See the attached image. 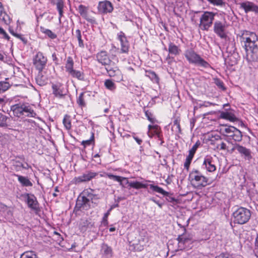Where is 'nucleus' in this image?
<instances>
[{"label":"nucleus","mask_w":258,"mask_h":258,"mask_svg":"<svg viewBox=\"0 0 258 258\" xmlns=\"http://www.w3.org/2000/svg\"><path fill=\"white\" fill-rule=\"evenodd\" d=\"M166 200L170 203H174L176 201V200L174 198L171 197L169 195L168 196H166Z\"/></svg>","instance_id":"69168bd1"},{"label":"nucleus","mask_w":258,"mask_h":258,"mask_svg":"<svg viewBox=\"0 0 258 258\" xmlns=\"http://www.w3.org/2000/svg\"><path fill=\"white\" fill-rule=\"evenodd\" d=\"M85 92H82L79 94V96L77 99V103L80 107H83L86 106L85 99Z\"/></svg>","instance_id":"58836bf2"},{"label":"nucleus","mask_w":258,"mask_h":258,"mask_svg":"<svg viewBox=\"0 0 258 258\" xmlns=\"http://www.w3.org/2000/svg\"><path fill=\"white\" fill-rule=\"evenodd\" d=\"M112 209H113L112 207H110L108 210L107 212L105 213L104 214V216L103 217V218H102V222H101L102 224L104 226H107L108 225V220H107L108 219V217L109 215H110V212L111 211Z\"/></svg>","instance_id":"37998d69"},{"label":"nucleus","mask_w":258,"mask_h":258,"mask_svg":"<svg viewBox=\"0 0 258 258\" xmlns=\"http://www.w3.org/2000/svg\"><path fill=\"white\" fill-rule=\"evenodd\" d=\"M97 8L98 12L101 14L109 13L113 10L112 4L108 1L100 2Z\"/></svg>","instance_id":"dca6fc26"},{"label":"nucleus","mask_w":258,"mask_h":258,"mask_svg":"<svg viewBox=\"0 0 258 258\" xmlns=\"http://www.w3.org/2000/svg\"><path fill=\"white\" fill-rule=\"evenodd\" d=\"M96 60L101 65L104 66L108 75L110 77L115 76L119 72L115 63L112 61L108 52L101 50L96 54Z\"/></svg>","instance_id":"f257e3e1"},{"label":"nucleus","mask_w":258,"mask_h":258,"mask_svg":"<svg viewBox=\"0 0 258 258\" xmlns=\"http://www.w3.org/2000/svg\"><path fill=\"white\" fill-rule=\"evenodd\" d=\"M251 215V211L247 208L237 207L232 214L233 222L240 225L244 224L248 222Z\"/></svg>","instance_id":"39448f33"},{"label":"nucleus","mask_w":258,"mask_h":258,"mask_svg":"<svg viewBox=\"0 0 258 258\" xmlns=\"http://www.w3.org/2000/svg\"><path fill=\"white\" fill-rule=\"evenodd\" d=\"M2 35H3V37H4L5 39H7V40H9L10 39V36H9L8 35V34L6 32V31L4 32V33H3V34H2Z\"/></svg>","instance_id":"774afa93"},{"label":"nucleus","mask_w":258,"mask_h":258,"mask_svg":"<svg viewBox=\"0 0 258 258\" xmlns=\"http://www.w3.org/2000/svg\"><path fill=\"white\" fill-rule=\"evenodd\" d=\"M202 167L210 172H214L216 170V167L214 163L213 159L210 156H207L204 158Z\"/></svg>","instance_id":"6ab92c4d"},{"label":"nucleus","mask_w":258,"mask_h":258,"mask_svg":"<svg viewBox=\"0 0 258 258\" xmlns=\"http://www.w3.org/2000/svg\"><path fill=\"white\" fill-rule=\"evenodd\" d=\"M14 176L18 177V180L22 186L28 187L32 186L33 185L32 182L27 177L23 176L16 174H14Z\"/></svg>","instance_id":"cd10ccee"},{"label":"nucleus","mask_w":258,"mask_h":258,"mask_svg":"<svg viewBox=\"0 0 258 258\" xmlns=\"http://www.w3.org/2000/svg\"><path fill=\"white\" fill-rule=\"evenodd\" d=\"M194 155L192 154L191 153H189L188 156L186 157L185 161L184 163V168L188 170L189 165L191 163V160L194 157Z\"/></svg>","instance_id":"de8ad7c7"},{"label":"nucleus","mask_w":258,"mask_h":258,"mask_svg":"<svg viewBox=\"0 0 258 258\" xmlns=\"http://www.w3.org/2000/svg\"><path fill=\"white\" fill-rule=\"evenodd\" d=\"M14 36L16 37V38L20 39L22 41L26 43V40L25 39V38H24L22 35L20 34H18L17 33H16L15 34H14Z\"/></svg>","instance_id":"052dcab7"},{"label":"nucleus","mask_w":258,"mask_h":258,"mask_svg":"<svg viewBox=\"0 0 258 258\" xmlns=\"http://www.w3.org/2000/svg\"><path fill=\"white\" fill-rule=\"evenodd\" d=\"M255 248L254 249V253L255 256L258 257V236L255 239Z\"/></svg>","instance_id":"680f3d73"},{"label":"nucleus","mask_w":258,"mask_h":258,"mask_svg":"<svg viewBox=\"0 0 258 258\" xmlns=\"http://www.w3.org/2000/svg\"><path fill=\"white\" fill-rule=\"evenodd\" d=\"M40 31L47 35L49 38L51 39H54L57 37L56 34L54 33L51 30L46 29L42 26L40 27Z\"/></svg>","instance_id":"f704fd0d"},{"label":"nucleus","mask_w":258,"mask_h":258,"mask_svg":"<svg viewBox=\"0 0 258 258\" xmlns=\"http://www.w3.org/2000/svg\"><path fill=\"white\" fill-rule=\"evenodd\" d=\"M3 214L7 220H10L12 219L13 212L9 207L8 209L6 210L5 213Z\"/></svg>","instance_id":"5fc2aeb1"},{"label":"nucleus","mask_w":258,"mask_h":258,"mask_svg":"<svg viewBox=\"0 0 258 258\" xmlns=\"http://www.w3.org/2000/svg\"><path fill=\"white\" fill-rule=\"evenodd\" d=\"M132 137L139 145H141L143 141L139 136H138L136 134L133 133Z\"/></svg>","instance_id":"13d9d810"},{"label":"nucleus","mask_w":258,"mask_h":258,"mask_svg":"<svg viewBox=\"0 0 258 258\" xmlns=\"http://www.w3.org/2000/svg\"><path fill=\"white\" fill-rule=\"evenodd\" d=\"M83 195H84L92 203H95V201L100 199V196L96 193V190L91 188H87L82 191Z\"/></svg>","instance_id":"aec40b11"},{"label":"nucleus","mask_w":258,"mask_h":258,"mask_svg":"<svg viewBox=\"0 0 258 258\" xmlns=\"http://www.w3.org/2000/svg\"><path fill=\"white\" fill-rule=\"evenodd\" d=\"M151 200L156 203L160 208L162 207V204L160 203L159 201L155 200L154 199H151Z\"/></svg>","instance_id":"338daca9"},{"label":"nucleus","mask_w":258,"mask_h":258,"mask_svg":"<svg viewBox=\"0 0 258 258\" xmlns=\"http://www.w3.org/2000/svg\"><path fill=\"white\" fill-rule=\"evenodd\" d=\"M241 38L244 42V47L257 44L258 37L254 32L244 30L242 33Z\"/></svg>","instance_id":"9b49d317"},{"label":"nucleus","mask_w":258,"mask_h":258,"mask_svg":"<svg viewBox=\"0 0 258 258\" xmlns=\"http://www.w3.org/2000/svg\"><path fill=\"white\" fill-rule=\"evenodd\" d=\"M216 15V13L212 12H203L200 18V25L202 30H208L212 26Z\"/></svg>","instance_id":"6e6552de"},{"label":"nucleus","mask_w":258,"mask_h":258,"mask_svg":"<svg viewBox=\"0 0 258 258\" xmlns=\"http://www.w3.org/2000/svg\"><path fill=\"white\" fill-rule=\"evenodd\" d=\"M10 85L9 82L6 81L0 82V94L3 93L8 90L10 88Z\"/></svg>","instance_id":"79ce46f5"},{"label":"nucleus","mask_w":258,"mask_h":258,"mask_svg":"<svg viewBox=\"0 0 258 258\" xmlns=\"http://www.w3.org/2000/svg\"><path fill=\"white\" fill-rule=\"evenodd\" d=\"M25 197L28 207L33 210H37L39 204L36 197L34 195L30 194H26Z\"/></svg>","instance_id":"412c9836"},{"label":"nucleus","mask_w":258,"mask_h":258,"mask_svg":"<svg viewBox=\"0 0 258 258\" xmlns=\"http://www.w3.org/2000/svg\"><path fill=\"white\" fill-rule=\"evenodd\" d=\"M172 131L175 133V134H180L181 133V130L180 124L172 126Z\"/></svg>","instance_id":"4d7b16f0"},{"label":"nucleus","mask_w":258,"mask_h":258,"mask_svg":"<svg viewBox=\"0 0 258 258\" xmlns=\"http://www.w3.org/2000/svg\"><path fill=\"white\" fill-rule=\"evenodd\" d=\"M237 150L241 156L245 160L250 161L252 159L251 152L250 150L241 145H237Z\"/></svg>","instance_id":"5701e85b"},{"label":"nucleus","mask_w":258,"mask_h":258,"mask_svg":"<svg viewBox=\"0 0 258 258\" xmlns=\"http://www.w3.org/2000/svg\"><path fill=\"white\" fill-rule=\"evenodd\" d=\"M52 3L56 6V9L59 13L58 22L61 23V19L63 17L64 3L62 0H52Z\"/></svg>","instance_id":"a878e982"},{"label":"nucleus","mask_w":258,"mask_h":258,"mask_svg":"<svg viewBox=\"0 0 258 258\" xmlns=\"http://www.w3.org/2000/svg\"><path fill=\"white\" fill-rule=\"evenodd\" d=\"M118 38L121 43V50L122 52L127 53L129 48V43L124 34L122 32H120L118 34Z\"/></svg>","instance_id":"4be33fe9"},{"label":"nucleus","mask_w":258,"mask_h":258,"mask_svg":"<svg viewBox=\"0 0 258 258\" xmlns=\"http://www.w3.org/2000/svg\"><path fill=\"white\" fill-rule=\"evenodd\" d=\"M215 258H232V256L227 253H222L216 256Z\"/></svg>","instance_id":"bf43d9fd"},{"label":"nucleus","mask_w":258,"mask_h":258,"mask_svg":"<svg viewBox=\"0 0 258 258\" xmlns=\"http://www.w3.org/2000/svg\"><path fill=\"white\" fill-rule=\"evenodd\" d=\"M147 186V184H144L138 181H130V187L139 189L141 188H146Z\"/></svg>","instance_id":"c03bdc74"},{"label":"nucleus","mask_w":258,"mask_h":258,"mask_svg":"<svg viewBox=\"0 0 258 258\" xmlns=\"http://www.w3.org/2000/svg\"><path fill=\"white\" fill-rule=\"evenodd\" d=\"M52 94L58 99H63L68 93V90L62 83L56 82L51 84Z\"/></svg>","instance_id":"9d476101"},{"label":"nucleus","mask_w":258,"mask_h":258,"mask_svg":"<svg viewBox=\"0 0 258 258\" xmlns=\"http://www.w3.org/2000/svg\"><path fill=\"white\" fill-rule=\"evenodd\" d=\"M94 142V134L92 133V135L89 140L83 141L81 142V145L84 146V148H85L86 147L90 146L92 143Z\"/></svg>","instance_id":"49530a36"},{"label":"nucleus","mask_w":258,"mask_h":258,"mask_svg":"<svg viewBox=\"0 0 258 258\" xmlns=\"http://www.w3.org/2000/svg\"><path fill=\"white\" fill-rule=\"evenodd\" d=\"M229 26L225 17L222 16L221 20H216L214 23V32L221 39H225L227 37V28Z\"/></svg>","instance_id":"0eeeda50"},{"label":"nucleus","mask_w":258,"mask_h":258,"mask_svg":"<svg viewBox=\"0 0 258 258\" xmlns=\"http://www.w3.org/2000/svg\"><path fill=\"white\" fill-rule=\"evenodd\" d=\"M149 186L150 189H152L153 191L161 194L164 195V196H168L169 195H170L169 192L166 191L162 188L157 185L150 184Z\"/></svg>","instance_id":"c9c22d12"},{"label":"nucleus","mask_w":258,"mask_h":258,"mask_svg":"<svg viewBox=\"0 0 258 258\" xmlns=\"http://www.w3.org/2000/svg\"><path fill=\"white\" fill-rule=\"evenodd\" d=\"M214 83L216 86L221 90L225 91L226 90V88L224 86L223 82L219 79H215L214 80Z\"/></svg>","instance_id":"3c124183"},{"label":"nucleus","mask_w":258,"mask_h":258,"mask_svg":"<svg viewBox=\"0 0 258 258\" xmlns=\"http://www.w3.org/2000/svg\"><path fill=\"white\" fill-rule=\"evenodd\" d=\"M179 244H183L185 246H189L195 241L194 236L191 234L185 233L178 236L177 238Z\"/></svg>","instance_id":"f3484780"},{"label":"nucleus","mask_w":258,"mask_h":258,"mask_svg":"<svg viewBox=\"0 0 258 258\" xmlns=\"http://www.w3.org/2000/svg\"><path fill=\"white\" fill-rule=\"evenodd\" d=\"M219 138V142L217 144L216 148L220 150H226L228 151V147L227 146L226 144L223 141H222L220 137Z\"/></svg>","instance_id":"09e8293b"},{"label":"nucleus","mask_w":258,"mask_h":258,"mask_svg":"<svg viewBox=\"0 0 258 258\" xmlns=\"http://www.w3.org/2000/svg\"><path fill=\"white\" fill-rule=\"evenodd\" d=\"M80 15L85 19H86L89 23L94 24L96 23L95 19L92 17H89L88 15V8L83 5H80L77 9Z\"/></svg>","instance_id":"a211bd4d"},{"label":"nucleus","mask_w":258,"mask_h":258,"mask_svg":"<svg viewBox=\"0 0 258 258\" xmlns=\"http://www.w3.org/2000/svg\"><path fill=\"white\" fill-rule=\"evenodd\" d=\"M52 59L55 64H57L58 63V59L55 52L52 54Z\"/></svg>","instance_id":"0e129e2a"},{"label":"nucleus","mask_w":258,"mask_h":258,"mask_svg":"<svg viewBox=\"0 0 258 258\" xmlns=\"http://www.w3.org/2000/svg\"><path fill=\"white\" fill-rule=\"evenodd\" d=\"M210 3L217 6H225L226 3L223 0H207Z\"/></svg>","instance_id":"8fccbe9b"},{"label":"nucleus","mask_w":258,"mask_h":258,"mask_svg":"<svg viewBox=\"0 0 258 258\" xmlns=\"http://www.w3.org/2000/svg\"><path fill=\"white\" fill-rule=\"evenodd\" d=\"M69 75L73 78H76L81 81H83L85 79L84 73L78 70H74Z\"/></svg>","instance_id":"473e14b6"},{"label":"nucleus","mask_w":258,"mask_h":258,"mask_svg":"<svg viewBox=\"0 0 258 258\" xmlns=\"http://www.w3.org/2000/svg\"><path fill=\"white\" fill-rule=\"evenodd\" d=\"M76 37L77 38V40L79 42V46L81 48L84 47V44L83 39H82V34L81 31L79 29H77L76 30Z\"/></svg>","instance_id":"a19ab883"},{"label":"nucleus","mask_w":258,"mask_h":258,"mask_svg":"<svg viewBox=\"0 0 258 258\" xmlns=\"http://www.w3.org/2000/svg\"><path fill=\"white\" fill-rule=\"evenodd\" d=\"M98 173L94 172L92 170H87L81 176L76 177L74 180L75 184H79L82 182L89 181L93 178H95Z\"/></svg>","instance_id":"ddd939ff"},{"label":"nucleus","mask_w":258,"mask_h":258,"mask_svg":"<svg viewBox=\"0 0 258 258\" xmlns=\"http://www.w3.org/2000/svg\"><path fill=\"white\" fill-rule=\"evenodd\" d=\"M184 55L189 63L204 69L211 68L209 63L204 59L192 48L186 49L184 51Z\"/></svg>","instance_id":"7ed1b4c3"},{"label":"nucleus","mask_w":258,"mask_h":258,"mask_svg":"<svg viewBox=\"0 0 258 258\" xmlns=\"http://www.w3.org/2000/svg\"><path fill=\"white\" fill-rule=\"evenodd\" d=\"M63 124L66 130H69L72 127L71 116L68 114H66L64 116L63 121Z\"/></svg>","instance_id":"4c0bfd02"},{"label":"nucleus","mask_w":258,"mask_h":258,"mask_svg":"<svg viewBox=\"0 0 258 258\" xmlns=\"http://www.w3.org/2000/svg\"><path fill=\"white\" fill-rule=\"evenodd\" d=\"M220 117L221 118L227 119L231 122H235L238 120V118L235 115L230 112H222L220 113Z\"/></svg>","instance_id":"c85d7f7f"},{"label":"nucleus","mask_w":258,"mask_h":258,"mask_svg":"<svg viewBox=\"0 0 258 258\" xmlns=\"http://www.w3.org/2000/svg\"><path fill=\"white\" fill-rule=\"evenodd\" d=\"M7 117L0 113V126H5L7 125Z\"/></svg>","instance_id":"603ef678"},{"label":"nucleus","mask_w":258,"mask_h":258,"mask_svg":"<svg viewBox=\"0 0 258 258\" xmlns=\"http://www.w3.org/2000/svg\"><path fill=\"white\" fill-rule=\"evenodd\" d=\"M168 51L171 54L177 55L179 54L180 49L174 43L170 42L169 44Z\"/></svg>","instance_id":"72a5a7b5"},{"label":"nucleus","mask_w":258,"mask_h":258,"mask_svg":"<svg viewBox=\"0 0 258 258\" xmlns=\"http://www.w3.org/2000/svg\"><path fill=\"white\" fill-rule=\"evenodd\" d=\"M145 76L148 77L153 83H159V78L154 72L151 70L146 71Z\"/></svg>","instance_id":"7c9ffc66"},{"label":"nucleus","mask_w":258,"mask_h":258,"mask_svg":"<svg viewBox=\"0 0 258 258\" xmlns=\"http://www.w3.org/2000/svg\"><path fill=\"white\" fill-rule=\"evenodd\" d=\"M201 143L199 141H198L196 144L192 146L191 149L189 150V153L195 155L198 148L200 146Z\"/></svg>","instance_id":"6e6d98bb"},{"label":"nucleus","mask_w":258,"mask_h":258,"mask_svg":"<svg viewBox=\"0 0 258 258\" xmlns=\"http://www.w3.org/2000/svg\"><path fill=\"white\" fill-rule=\"evenodd\" d=\"M90 208V202L82 192L78 198L76 204V208L78 210H87Z\"/></svg>","instance_id":"4468645a"},{"label":"nucleus","mask_w":258,"mask_h":258,"mask_svg":"<svg viewBox=\"0 0 258 258\" xmlns=\"http://www.w3.org/2000/svg\"><path fill=\"white\" fill-rule=\"evenodd\" d=\"M220 133L223 136L230 138L235 142H240L242 140L241 132L232 125H222L220 128Z\"/></svg>","instance_id":"423d86ee"},{"label":"nucleus","mask_w":258,"mask_h":258,"mask_svg":"<svg viewBox=\"0 0 258 258\" xmlns=\"http://www.w3.org/2000/svg\"><path fill=\"white\" fill-rule=\"evenodd\" d=\"M104 85L105 87L110 91L115 90L116 87L114 83L111 80H106L105 81Z\"/></svg>","instance_id":"a18cd8bd"},{"label":"nucleus","mask_w":258,"mask_h":258,"mask_svg":"<svg viewBox=\"0 0 258 258\" xmlns=\"http://www.w3.org/2000/svg\"><path fill=\"white\" fill-rule=\"evenodd\" d=\"M15 170L17 171H21V169H28L30 167V166L28 163H25L23 164L22 162L19 161H16L14 164Z\"/></svg>","instance_id":"e433bc0d"},{"label":"nucleus","mask_w":258,"mask_h":258,"mask_svg":"<svg viewBox=\"0 0 258 258\" xmlns=\"http://www.w3.org/2000/svg\"><path fill=\"white\" fill-rule=\"evenodd\" d=\"M14 115L18 117H35L36 113L29 103L20 101L11 106Z\"/></svg>","instance_id":"f03ea898"},{"label":"nucleus","mask_w":258,"mask_h":258,"mask_svg":"<svg viewBox=\"0 0 258 258\" xmlns=\"http://www.w3.org/2000/svg\"><path fill=\"white\" fill-rule=\"evenodd\" d=\"M246 59L248 62L258 61V44L245 46Z\"/></svg>","instance_id":"f8f14e48"},{"label":"nucleus","mask_w":258,"mask_h":258,"mask_svg":"<svg viewBox=\"0 0 258 258\" xmlns=\"http://www.w3.org/2000/svg\"><path fill=\"white\" fill-rule=\"evenodd\" d=\"M20 258H37V255L34 251H27L23 253Z\"/></svg>","instance_id":"ea45409f"},{"label":"nucleus","mask_w":258,"mask_h":258,"mask_svg":"<svg viewBox=\"0 0 258 258\" xmlns=\"http://www.w3.org/2000/svg\"><path fill=\"white\" fill-rule=\"evenodd\" d=\"M47 78L42 75V72L38 73V76L36 78V82L37 84L40 86H43L47 83Z\"/></svg>","instance_id":"c756f323"},{"label":"nucleus","mask_w":258,"mask_h":258,"mask_svg":"<svg viewBox=\"0 0 258 258\" xmlns=\"http://www.w3.org/2000/svg\"><path fill=\"white\" fill-rule=\"evenodd\" d=\"M145 115L148 118V119L151 122L154 123L156 121L155 118L154 117L153 114L149 111L148 110L145 111Z\"/></svg>","instance_id":"864d4df0"},{"label":"nucleus","mask_w":258,"mask_h":258,"mask_svg":"<svg viewBox=\"0 0 258 258\" xmlns=\"http://www.w3.org/2000/svg\"><path fill=\"white\" fill-rule=\"evenodd\" d=\"M47 61V57L41 51L37 52L33 57V65L40 73L46 67Z\"/></svg>","instance_id":"1a4fd4ad"},{"label":"nucleus","mask_w":258,"mask_h":258,"mask_svg":"<svg viewBox=\"0 0 258 258\" xmlns=\"http://www.w3.org/2000/svg\"><path fill=\"white\" fill-rule=\"evenodd\" d=\"M8 207L6 205L2 203L0 204V211L3 213H5L6 210L8 209Z\"/></svg>","instance_id":"e2e57ef3"},{"label":"nucleus","mask_w":258,"mask_h":258,"mask_svg":"<svg viewBox=\"0 0 258 258\" xmlns=\"http://www.w3.org/2000/svg\"><path fill=\"white\" fill-rule=\"evenodd\" d=\"M189 179L193 186L200 189L210 183L209 178L204 176L199 170L195 169L190 172Z\"/></svg>","instance_id":"20e7f679"},{"label":"nucleus","mask_w":258,"mask_h":258,"mask_svg":"<svg viewBox=\"0 0 258 258\" xmlns=\"http://www.w3.org/2000/svg\"><path fill=\"white\" fill-rule=\"evenodd\" d=\"M74 60L71 56H68L67 58L66 63L65 64L66 71L69 74L71 72H72L74 69Z\"/></svg>","instance_id":"2f4dec72"},{"label":"nucleus","mask_w":258,"mask_h":258,"mask_svg":"<svg viewBox=\"0 0 258 258\" xmlns=\"http://www.w3.org/2000/svg\"><path fill=\"white\" fill-rule=\"evenodd\" d=\"M0 20L3 21L7 25H10L12 22V18L4 11L3 5L1 2H0Z\"/></svg>","instance_id":"393cba45"},{"label":"nucleus","mask_w":258,"mask_h":258,"mask_svg":"<svg viewBox=\"0 0 258 258\" xmlns=\"http://www.w3.org/2000/svg\"><path fill=\"white\" fill-rule=\"evenodd\" d=\"M100 177L107 176L110 179L113 180L114 181L119 182L120 184L122 185H123V181L126 182L127 183L128 182L127 178H123L121 176L114 175L113 174L109 173H106L104 172L103 174H100Z\"/></svg>","instance_id":"bb28decb"},{"label":"nucleus","mask_w":258,"mask_h":258,"mask_svg":"<svg viewBox=\"0 0 258 258\" xmlns=\"http://www.w3.org/2000/svg\"><path fill=\"white\" fill-rule=\"evenodd\" d=\"M100 252L104 258H111L113 255L112 248L105 243H103L101 245Z\"/></svg>","instance_id":"b1692460"},{"label":"nucleus","mask_w":258,"mask_h":258,"mask_svg":"<svg viewBox=\"0 0 258 258\" xmlns=\"http://www.w3.org/2000/svg\"><path fill=\"white\" fill-rule=\"evenodd\" d=\"M240 8L244 10L245 13L249 12H253L255 14H258V6L252 2L246 1L240 3Z\"/></svg>","instance_id":"2eb2a0df"}]
</instances>
